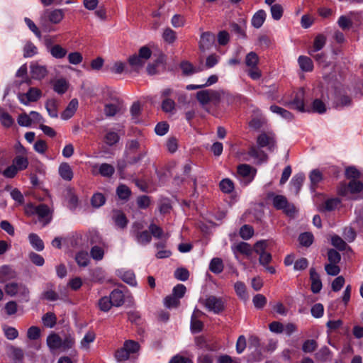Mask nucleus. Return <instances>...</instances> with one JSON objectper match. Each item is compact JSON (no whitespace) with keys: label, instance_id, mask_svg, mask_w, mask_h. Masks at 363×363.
Instances as JSON below:
<instances>
[{"label":"nucleus","instance_id":"f257e3e1","mask_svg":"<svg viewBox=\"0 0 363 363\" xmlns=\"http://www.w3.org/2000/svg\"><path fill=\"white\" fill-rule=\"evenodd\" d=\"M25 213L28 216L36 215L43 226L48 224L52 218L51 211L49 207L45 204L35 206L28 203L25 206Z\"/></svg>","mask_w":363,"mask_h":363},{"label":"nucleus","instance_id":"f03ea898","mask_svg":"<svg viewBox=\"0 0 363 363\" xmlns=\"http://www.w3.org/2000/svg\"><path fill=\"white\" fill-rule=\"evenodd\" d=\"M5 292L10 296H16L21 302H28L30 291L28 287L21 283L9 282L5 285Z\"/></svg>","mask_w":363,"mask_h":363},{"label":"nucleus","instance_id":"7ed1b4c3","mask_svg":"<svg viewBox=\"0 0 363 363\" xmlns=\"http://www.w3.org/2000/svg\"><path fill=\"white\" fill-rule=\"evenodd\" d=\"M223 94V90L205 89L196 93V99L202 106L209 103L217 106L221 102Z\"/></svg>","mask_w":363,"mask_h":363},{"label":"nucleus","instance_id":"20e7f679","mask_svg":"<svg viewBox=\"0 0 363 363\" xmlns=\"http://www.w3.org/2000/svg\"><path fill=\"white\" fill-rule=\"evenodd\" d=\"M363 189L361 182L352 179L348 184L342 183L337 188V193L340 196H346L350 199H356L354 195L359 193Z\"/></svg>","mask_w":363,"mask_h":363},{"label":"nucleus","instance_id":"39448f33","mask_svg":"<svg viewBox=\"0 0 363 363\" xmlns=\"http://www.w3.org/2000/svg\"><path fill=\"white\" fill-rule=\"evenodd\" d=\"M272 198V204L277 210H282L284 213L290 217H293L296 212V208L293 203L288 201L286 196L283 195H275L271 194L269 196Z\"/></svg>","mask_w":363,"mask_h":363},{"label":"nucleus","instance_id":"423d86ee","mask_svg":"<svg viewBox=\"0 0 363 363\" xmlns=\"http://www.w3.org/2000/svg\"><path fill=\"white\" fill-rule=\"evenodd\" d=\"M199 302L203 305L206 308L215 314L221 313L225 308V302L220 297L216 296H208L206 298H200Z\"/></svg>","mask_w":363,"mask_h":363},{"label":"nucleus","instance_id":"0eeeda50","mask_svg":"<svg viewBox=\"0 0 363 363\" xmlns=\"http://www.w3.org/2000/svg\"><path fill=\"white\" fill-rule=\"evenodd\" d=\"M151 55L150 49L147 46H143L140 48L138 55L135 54L129 57L128 62L135 69L141 68L151 57Z\"/></svg>","mask_w":363,"mask_h":363},{"label":"nucleus","instance_id":"6e6552de","mask_svg":"<svg viewBox=\"0 0 363 363\" xmlns=\"http://www.w3.org/2000/svg\"><path fill=\"white\" fill-rule=\"evenodd\" d=\"M257 169L247 164H240L237 169V177L242 186H247L254 179Z\"/></svg>","mask_w":363,"mask_h":363},{"label":"nucleus","instance_id":"1a4fd4ad","mask_svg":"<svg viewBox=\"0 0 363 363\" xmlns=\"http://www.w3.org/2000/svg\"><path fill=\"white\" fill-rule=\"evenodd\" d=\"M143 228V224L141 222H135L130 232L138 244L146 245L151 242L152 236L147 230L141 231Z\"/></svg>","mask_w":363,"mask_h":363},{"label":"nucleus","instance_id":"9d476101","mask_svg":"<svg viewBox=\"0 0 363 363\" xmlns=\"http://www.w3.org/2000/svg\"><path fill=\"white\" fill-rule=\"evenodd\" d=\"M274 135L271 132L260 133L257 138L258 147H266L269 152H274L277 147Z\"/></svg>","mask_w":363,"mask_h":363},{"label":"nucleus","instance_id":"9b49d317","mask_svg":"<svg viewBox=\"0 0 363 363\" xmlns=\"http://www.w3.org/2000/svg\"><path fill=\"white\" fill-rule=\"evenodd\" d=\"M42 95V92L39 89L30 87L26 93L18 94V99L20 102L26 106L30 102L37 101Z\"/></svg>","mask_w":363,"mask_h":363},{"label":"nucleus","instance_id":"f8f14e48","mask_svg":"<svg viewBox=\"0 0 363 363\" xmlns=\"http://www.w3.org/2000/svg\"><path fill=\"white\" fill-rule=\"evenodd\" d=\"M64 18V12L62 9H53L50 10L47 9L44 11L42 17L41 21H49L53 24L60 23Z\"/></svg>","mask_w":363,"mask_h":363},{"label":"nucleus","instance_id":"ddd939ff","mask_svg":"<svg viewBox=\"0 0 363 363\" xmlns=\"http://www.w3.org/2000/svg\"><path fill=\"white\" fill-rule=\"evenodd\" d=\"M258 146L252 145L250 147L247 152V155L254 160V163L256 164H261L267 162L268 160L267 155Z\"/></svg>","mask_w":363,"mask_h":363},{"label":"nucleus","instance_id":"4468645a","mask_svg":"<svg viewBox=\"0 0 363 363\" xmlns=\"http://www.w3.org/2000/svg\"><path fill=\"white\" fill-rule=\"evenodd\" d=\"M304 95L305 92L303 89H299L295 94V96L293 100L288 103V105L298 111L304 112Z\"/></svg>","mask_w":363,"mask_h":363},{"label":"nucleus","instance_id":"2eb2a0df","mask_svg":"<svg viewBox=\"0 0 363 363\" xmlns=\"http://www.w3.org/2000/svg\"><path fill=\"white\" fill-rule=\"evenodd\" d=\"M214 40L215 37L212 33L209 32L203 33L201 35L199 41L200 50L204 52L206 50H209L213 45Z\"/></svg>","mask_w":363,"mask_h":363},{"label":"nucleus","instance_id":"dca6fc26","mask_svg":"<svg viewBox=\"0 0 363 363\" xmlns=\"http://www.w3.org/2000/svg\"><path fill=\"white\" fill-rule=\"evenodd\" d=\"M67 295L64 294L61 296L55 291L53 289L52 284H50L47 285L46 289L44 290V291L41 294L40 298L45 299L49 301H55L58 299H64L66 298Z\"/></svg>","mask_w":363,"mask_h":363},{"label":"nucleus","instance_id":"f3484780","mask_svg":"<svg viewBox=\"0 0 363 363\" xmlns=\"http://www.w3.org/2000/svg\"><path fill=\"white\" fill-rule=\"evenodd\" d=\"M310 279L311 281V291L313 294H318L322 289L323 285L322 281L320 279V276L315 271V269L311 267L310 269Z\"/></svg>","mask_w":363,"mask_h":363},{"label":"nucleus","instance_id":"a211bd4d","mask_svg":"<svg viewBox=\"0 0 363 363\" xmlns=\"http://www.w3.org/2000/svg\"><path fill=\"white\" fill-rule=\"evenodd\" d=\"M30 69L31 77L35 79L44 78L48 72L45 66L40 65L38 63H31Z\"/></svg>","mask_w":363,"mask_h":363},{"label":"nucleus","instance_id":"6ab92c4d","mask_svg":"<svg viewBox=\"0 0 363 363\" xmlns=\"http://www.w3.org/2000/svg\"><path fill=\"white\" fill-rule=\"evenodd\" d=\"M47 345L51 352L61 350L62 338L55 333H52L47 337Z\"/></svg>","mask_w":363,"mask_h":363},{"label":"nucleus","instance_id":"aec40b11","mask_svg":"<svg viewBox=\"0 0 363 363\" xmlns=\"http://www.w3.org/2000/svg\"><path fill=\"white\" fill-rule=\"evenodd\" d=\"M58 173L61 178L65 181H70L73 178V171L70 165L67 162H62L58 168Z\"/></svg>","mask_w":363,"mask_h":363},{"label":"nucleus","instance_id":"412c9836","mask_svg":"<svg viewBox=\"0 0 363 363\" xmlns=\"http://www.w3.org/2000/svg\"><path fill=\"white\" fill-rule=\"evenodd\" d=\"M305 179V175L303 173H298L296 174L292 179L291 180L290 184L291 186V190L294 191V194L297 195L302 186L303 181Z\"/></svg>","mask_w":363,"mask_h":363},{"label":"nucleus","instance_id":"4be33fe9","mask_svg":"<svg viewBox=\"0 0 363 363\" xmlns=\"http://www.w3.org/2000/svg\"><path fill=\"white\" fill-rule=\"evenodd\" d=\"M78 106V101L73 99L70 101L65 110L62 113L61 118L63 120H68L73 116Z\"/></svg>","mask_w":363,"mask_h":363},{"label":"nucleus","instance_id":"5701e85b","mask_svg":"<svg viewBox=\"0 0 363 363\" xmlns=\"http://www.w3.org/2000/svg\"><path fill=\"white\" fill-rule=\"evenodd\" d=\"M334 104L337 108L349 106L352 104V99L350 97L341 92H336Z\"/></svg>","mask_w":363,"mask_h":363},{"label":"nucleus","instance_id":"b1692460","mask_svg":"<svg viewBox=\"0 0 363 363\" xmlns=\"http://www.w3.org/2000/svg\"><path fill=\"white\" fill-rule=\"evenodd\" d=\"M45 108L48 111V115L51 118L58 117V106L59 102L54 99H50L46 101L45 104Z\"/></svg>","mask_w":363,"mask_h":363},{"label":"nucleus","instance_id":"393cba45","mask_svg":"<svg viewBox=\"0 0 363 363\" xmlns=\"http://www.w3.org/2000/svg\"><path fill=\"white\" fill-rule=\"evenodd\" d=\"M266 17L267 14L264 10L260 9L257 11L252 18V26L255 28H259L265 21Z\"/></svg>","mask_w":363,"mask_h":363},{"label":"nucleus","instance_id":"a878e982","mask_svg":"<svg viewBox=\"0 0 363 363\" xmlns=\"http://www.w3.org/2000/svg\"><path fill=\"white\" fill-rule=\"evenodd\" d=\"M28 240L30 245L36 251L40 252L44 250L45 245L43 240L35 233H30L28 235Z\"/></svg>","mask_w":363,"mask_h":363},{"label":"nucleus","instance_id":"bb28decb","mask_svg":"<svg viewBox=\"0 0 363 363\" xmlns=\"http://www.w3.org/2000/svg\"><path fill=\"white\" fill-rule=\"evenodd\" d=\"M52 84L53 90L59 94H65L67 91L69 86L67 81L63 78L55 80Z\"/></svg>","mask_w":363,"mask_h":363},{"label":"nucleus","instance_id":"cd10ccee","mask_svg":"<svg viewBox=\"0 0 363 363\" xmlns=\"http://www.w3.org/2000/svg\"><path fill=\"white\" fill-rule=\"evenodd\" d=\"M0 123L4 128H9L14 124V119L4 108H0Z\"/></svg>","mask_w":363,"mask_h":363},{"label":"nucleus","instance_id":"c85d7f7f","mask_svg":"<svg viewBox=\"0 0 363 363\" xmlns=\"http://www.w3.org/2000/svg\"><path fill=\"white\" fill-rule=\"evenodd\" d=\"M109 298L113 306H121L124 303L123 294L119 289L113 290L111 293Z\"/></svg>","mask_w":363,"mask_h":363},{"label":"nucleus","instance_id":"c756f323","mask_svg":"<svg viewBox=\"0 0 363 363\" xmlns=\"http://www.w3.org/2000/svg\"><path fill=\"white\" fill-rule=\"evenodd\" d=\"M315 357L318 361L325 362L331 359L332 352L328 347L324 346L315 354Z\"/></svg>","mask_w":363,"mask_h":363},{"label":"nucleus","instance_id":"7c9ffc66","mask_svg":"<svg viewBox=\"0 0 363 363\" xmlns=\"http://www.w3.org/2000/svg\"><path fill=\"white\" fill-rule=\"evenodd\" d=\"M326 38L322 35H318L313 42V45L312 49L309 51V54L313 55V52H316L320 50L325 45Z\"/></svg>","mask_w":363,"mask_h":363},{"label":"nucleus","instance_id":"2f4dec72","mask_svg":"<svg viewBox=\"0 0 363 363\" xmlns=\"http://www.w3.org/2000/svg\"><path fill=\"white\" fill-rule=\"evenodd\" d=\"M28 163V160L26 155H17L13 160V164L17 167L18 171L26 169Z\"/></svg>","mask_w":363,"mask_h":363},{"label":"nucleus","instance_id":"473e14b6","mask_svg":"<svg viewBox=\"0 0 363 363\" xmlns=\"http://www.w3.org/2000/svg\"><path fill=\"white\" fill-rule=\"evenodd\" d=\"M115 172L113 165L108 163H102L99 166V173L104 177H111Z\"/></svg>","mask_w":363,"mask_h":363},{"label":"nucleus","instance_id":"72a5a7b5","mask_svg":"<svg viewBox=\"0 0 363 363\" xmlns=\"http://www.w3.org/2000/svg\"><path fill=\"white\" fill-rule=\"evenodd\" d=\"M51 55L56 59H62L67 55V50L60 45H55L49 48Z\"/></svg>","mask_w":363,"mask_h":363},{"label":"nucleus","instance_id":"f704fd0d","mask_svg":"<svg viewBox=\"0 0 363 363\" xmlns=\"http://www.w3.org/2000/svg\"><path fill=\"white\" fill-rule=\"evenodd\" d=\"M201 312L199 310L194 311L191 320V330L193 333H199L200 332L203 326V324L201 321L196 318L197 313H201Z\"/></svg>","mask_w":363,"mask_h":363},{"label":"nucleus","instance_id":"c9c22d12","mask_svg":"<svg viewBox=\"0 0 363 363\" xmlns=\"http://www.w3.org/2000/svg\"><path fill=\"white\" fill-rule=\"evenodd\" d=\"M298 62L300 68L304 72H310L313 68V62L308 57L300 56Z\"/></svg>","mask_w":363,"mask_h":363},{"label":"nucleus","instance_id":"e433bc0d","mask_svg":"<svg viewBox=\"0 0 363 363\" xmlns=\"http://www.w3.org/2000/svg\"><path fill=\"white\" fill-rule=\"evenodd\" d=\"M240 97L241 96L240 95H234L223 90L221 102L225 103L228 105L235 104L240 101Z\"/></svg>","mask_w":363,"mask_h":363},{"label":"nucleus","instance_id":"4c0bfd02","mask_svg":"<svg viewBox=\"0 0 363 363\" xmlns=\"http://www.w3.org/2000/svg\"><path fill=\"white\" fill-rule=\"evenodd\" d=\"M116 194L120 199L128 201L131 194V191L126 185L120 184L116 189Z\"/></svg>","mask_w":363,"mask_h":363},{"label":"nucleus","instance_id":"58836bf2","mask_svg":"<svg viewBox=\"0 0 363 363\" xmlns=\"http://www.w3.org/2000/svg\"><path fill=\"white\" fill-rule=\"evenodd\" d=\"M223 263L221 259L213 258L209 264V269L215 274H219L223 270Z\"/></svg>","mask_w":363,"mask_h":363},{"label":"nucleus","instance_id":"ea45409f","mask_svg":"<svg viewBox=\"0 0 363 363\" xmlns=\"http://www.w3.org/2000/svg\"><path fill=\"white\" fill-rule=\"evenodd\" d=\"M270 110L272 112L281 116L284 119L291 120L293 118V115L289 111L278 106H271Z\"/></svg>","mask_w":363,"mask_h":363},{"label":"nucleus","instance_id":"a19ab883","mask_svg":"<svg viewBox=\"0 0 363 363\" xmlns=\"http://www.w3.org/2000/svg\"><path fill=\"white\" fill-rule=\"evenodd\" d=\"M57 321L56 315L53 313L48 312L42 317L43 325L49 328H53Z\"/></svg>","mask_w":363,"mask_h":363},{"label":"nucleus","instance_id":"79ce46f5","mask_svg":"<svg viewBox=\"0 0 363 363\" xmlns=\"http://www.w3.org/2000/svg\"><path fill=\"white\" fill-rule=\"evenodd\" d=\"M119 274L121 279L130 286H135L137 284L135 274L131 271H121Z\"/></svg>","mask_w":363,"mask_h":363},{"label":"nucleus","instance_id":"37998d69","mask_svg":"<svg viewBox=\"0 0 363 363\" xmlns=\"http://www.w3.org/2000/svg\"><path fill=\"white\" fill-rule=\"evenodd\" d=\"M236 294L242 300L246 301L248 298L246 286L242 281H237L234 285Z\"/></svg>","mask_w":363,"mask_h":363},{"label":"nucleus","instance_id":"c03bdc74","mask_svg":"<svg viewBox=\"0 0 363 363\" xmlns=\"http://www.w3.org/2000/svg\"><path fill=\"white\" fill-rule=\"evenodd\" d=\"M17 123L21 127H31L33 125L29 113H27L26 112H23L18 115L17 118Z\"/></svg>","mask_w":363,"mask_h":363},{"label":"nucleus","instance_id":"a18cd8bd","mask_svg":"<svg viewBox=\"0 0 363 363\" xmlns=\"http://www.w3.org/2000/svg\"><path fill=\"white\" fill-rule=\"evenodd\" d=\"M259 57L255 52H249L245 57V64L250 69L257 67Z\"/></svg>","mask_w":363,"mask_h":363},{"label":"nucleus","instance_id":"49530a36","mask_svg":"<svg viewBox=\"0 0 363 363\" xmlns=\"http://www.w3.org/2000/svg\"><path fill=\"white\" fill-rule=\"evenodd\" d=\"M38 53L37 47L31 42H27L23 48V56L31 57Z\"/></svg>","mask_w":363,"mask_h":363},{"label":"nucleus","instance_id":"de8ad7c7","mask_svg":"<svg viewBox=\"0 0 363 363\" xmlns=\"http://www.w3.org/2000/svg\"><path fill=\"white\" fill-rule=\"evenodd\" d=\"M75 260L79 266L86 267L89 262V255L86 252H79L75 256Z\"/></svg>","mask_w":363,"mask_h":363},{"label":"nucleus","instance_id":"09e8293b","mask_svg":"<svg viewBox=\"0 0 363 363\" xmlns=\"http://www.w3.org/2000/svg\"><path fill=\"white\" fill-rule=\"evenodd\" d=\"M106 202V198L104 194L101 193L94 194L91 199V203L94 208H99L102 206Z\"/></svg>","mask_w":363,"mask_h":363},{"label":"nucleus","instance_id":"8fccbe9b","mask_svg":"<svg viewBox=\"0 0 363 363\" xmlns=\"http://www.w3.org/2000/svg\"><path fill=\"white\" fill-rule=\"evenodd\" d=\"M96 335L95 333L92 331H89L84 335V337L81 340V347L85 350L89 349V344L95 340Z\"/></svg>","mask_w":363,"mask_h":363},{"label":"nucleus","instance_id":"3c124183","mask_svg":"<svg viewBox=\"0 0 363 363\" xmlns=\"http://www.w3.org/2000/svg\"><path fill=\"white\" fill-rule=\"evenodd\" d=\"M119 140L120 137L118 134L114 131H108L104 138L105 143L109 146L116 144Z\"/></svg>","mask_w":363,"mask_h":363},{"label":"nucleus","instance_id":"603ef678","mask_svg":"<svg viewBox=\"0 0 363 363\" xmlns=\"http://www.w3.org/2000/svg\"><path fill=\"white\" fill-rule=\"evenodd\" d=\"M340 202V200L337 198L330 199L325 201L323 208L325 211H331L336 209Z\"/></svg>","mask_w":363,"mask_h":363},{"label":"nucleus","instance_id":"864d4df0","mask_svg":"<svg viewBox=\"0 0 363 363\" xmlns=\"http://www.w3.org/2000/svg\"><path fill=\"white\" fill-rule=\"evenodd\" d=\"M300 244L305 247H309L313 241V235L311 233H303L299 235Z\"/></svg>","mask_w":363,"mask_h":363},{"label":"nucleus","instance_id":"5fc2aeb1","mask_svg":"<svg viewBox=\"0 0 363 363\" xmlns=\"http://www.w3.org/2000/svg\"><path fill=\"white\" fill-rule=\"evenodd\" d=\"M318 347V343L314 340H307L302 345V350L306 353L314 352Z\"/></svg>","mask_w":363,"mask_h":363},{"label":"nucleus","instance_id":"6e6d98bb","mask_svg":"<svg viewBox=\"0 0 363 363\" xmlns=\"http://www.w3.org/2000/svg\"><path fill=\"white\" fill-rule=\"evenodd\" d=\"M98 305L99 309L104 312H108L113 306L111 300L109 297L104 296L99 300Z\"/></svg>","mask_w":363,"mask_h":363},{"label":"nucleus","instance_id":"4d7b16f0","mask_svg":"<svg viewBox=\"0 0 363 363\" xmlns=\"http://www.w3.org/2000/svg\"><path fill=\"white\" fill-rule=\"evenodd\" d=\"M337 25L342 30H347L352 26V21L349 16L342 15L338 18Z\"/></svg>","mask_w":363,"mask_h":363},{"label":"nucleus","instance_id":"13d9d810","mask_svg":"<svg viewBox=\"0 0 363 363\" xmlns=\"http://www.w3.org/2000/svg\"><path fill=\"white\" fill-rule=\"evenodd\" d=\"M272 17L273 19L278 21L279 20L283 15V8L281 5L279 4H275L272 5L270 8Z\"/></svg>","mask_w":363,"mask_h":363},{"label":"nucleus","instance_id":"bf43d9fd","mask_svg":"<svg viewBox=\"0 0 363 363\" xmlns=\"http://www.w3.org/2000/svg\"><path fill=\"white\" fill-rule=\"evenodd\" d=\"M124 348L131 354L136 353L140 348L138 342L133 340H126L123 345Z\"/></svg>","mask_w":363,"mask_h":363},{"label":"nucleus","instance_id":"052dcab7","mask_svg":"<svg viewBox=\"0 0 363 363\" xmlns=\"http://www.w3.org/2000/svg\"><path fill=\"white\" fill-rule=\"evenodd\" d=\"M220 188L224 193H230L234 189V184L230 179H223L220 182Z\"/></svg>","mask_w":363,"mask_h":363},{"label":"nucleus","instance_id":"680f3d73","mask_svg":"<svg viewBox=\"0 0 363 363\" xmlns=\"http://www.w3.org/2000/svg\"><path fill=\"white\" fill-rule=\"evenodd\" d=\"M162 109L165 113H172L175 109V102L169 98L164 99L162 102Z\"/></svg>","mask_w":363,"mask_h":363},{"label":"nucleus","instance_id":"e2e57ef3","mask_svg":"<svg viewBox=\"0 0 363 363\" xmlns=\"http://www.w3.org/2000/svg\"><path fill=\"white\" fill-rule=\"evenodd\" d=\"M113 220L116 225L121 228H125L128 223L125 216L120 212H117L114 214Z\"/></svg>","mask_w":363,"mask_h":363},{"label":"nucleus","instance_id":"0e129e2a","mask_svg":"<svg viewBox=\"0 0 363 363\" xmlns=\"http://www.w3.org/2000/svg\"><path fill=\"white\" fill-rule=\"evenodd\" d=\"M120 106L118 104H107L104 107V113L107 116H113L119 111Z\"/></svg>","mask_w":363,"mask_h":363},{"label":"nucleus","instance_id":"69168bd1","mask_svg":"<svg viewBox=\"0 0 363 363\" xmlns=\"http://www.w3.org/2000/svg\"><path fill=\"white\" fill-rule=\"evenodd\" d=\"M90 254L91 257L94 260L99 261L103 259L104 255V251L101 247L95 245L91 247Z\"/></svg>","mask_w":363,"mask_h":363},{"label":"nucleus","instance_id":"338daca9","mask_svg":"<svg viewBox=\"0 0 363 363\" xmlns=\"http://www.w3.org/2000/svg\"><path fill=\"white\" fill-rule=\"evenodd\" d=\"M254 234V230L252 227L248 225H244L240 230V235L244 240H248L252 237Z\"/></svg>","mask_w":363,"mask_h":363},{"label":"nucleus","instance_id":"774afa93","mask_svg":"<svg viewBox=\"0 0 363 363\" xmlns=\"http://www.w3.org/2000/svg\"><path fill=\"white\" fill-rule=\"evenodd\" d=\"M140 148V143L138 140H129L126 142L125 144V152L133 153L135 152L137 150Z\"/></svg>","mask_w":363,"mask_h":363}]
</instances>
